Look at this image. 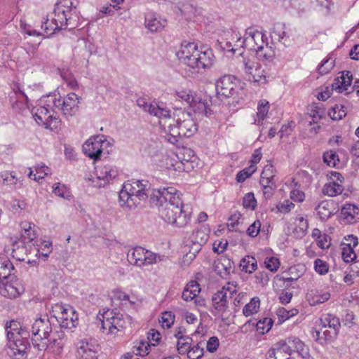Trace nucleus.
<instances>
[{
    "mask_svg": "<svg viewBox=\"0 0 359 359\" xmlns=\"http://www.w3.org/2000/svg\"><path fill=\"white\" fill-rule=\"evenodd\" d=\"M294 207V204L288 199H285L284 201L279 203L276 205L278 211L284 214L290 212Z\"/></svg>",
    "mask_w": 359,
    "mask_h": 359,
    "instance_id": "obj_60",
    "label": "nucleus"
},
{
    "mask_svg": "<svg viewBox=\"0 0 359 359\" xmlns=\"http://www.w3.org/2000/svg\"><path fill=\"white\" fill-rule=\"evenodd\" d=\"M14 270V266L11 262L5 257H0V273L3 274L4 272L6 276H11V272ZM3 278L2 276H0V280Z\"/></svg>",
    "mask_w": 359,
    "mask_h": 359,
    "instance_id": "obj_52",
    "label": "nucleus"
},
{
    "mask_svg": "<svg viewBox=\"0 0 359 359\" xmlns=\"http://www.w3.org/2000/svg\"><path fill=\"white\" fill-rule=\"evenodd\" d=\"M241 219L242 215L238 212H234L229 218L228 228L231 231L236 230V227L240 224Z\"/></svg>",
    "mask_w": 359,
    "mask_h": 359,
    "instance_id": "obj_59",
    "label": "nucleus"
},
{
    "mask_svg": "<svg viewBox=\"0 0 359 359\" xmlns=\"http://www.w3.org/2000/svg\"><path fill=\"white\" fill-rule=\"evenodd\" d=\"M283 341V343H285L292 355L302 353L304 351H309L304 343L297 337H290Z\"/></svg>",
    "mask_w": 359,
    "mask_h": 359,
    "instance_id": "obj_35",
    "label": "nucleus"
},
{
    "mask_svg": "<svg viewBox=\"0 0 359 359\" xmlns=\"http://www.w3.org/2000/svg\"><path fill=\"white\" fill-rule=\"evenodd\" d=\"M238 292V284L234 282H228L212 297V306L215 310L221 315L226 312L229 308V299H233Z\"/></svg>",
    "mask_w": 359,
    "mask_h": 359,
    "instance_id": "obj_12",
    "label": "nucleus"
},
{
    "mask_svg": "<svg viewBox=\"0 0 359 359\" xmlns=\"http://www.w3.org/2000/svg\"><path fill=\"white\" fill-rule=\"evenodd\" d=\"M266 357V359H290L292 355L285 343L280 341L269 350Z\"/></svg>",
    "mask_w": 359,
    "mask_h": 359,
    "instance_id": "obj_27",
    "label": "nucleus"
},
{
    "mask_svg": "<svg viewBox=\"0 0 359 359\" xmlns=\"http://www.w3.org/2000/svg\"><path fill=\"white\" fill-rule=\"evenodd\" d=\"M77 5V0H59L50 15L55 25L46 28L48 32L55 33V31L66 29L69 25H71L72 12L76 9Z\"/></svg>",
    "mask_w": 359,
    "mask_h": 359,
    "instance_id": "obj_6",
    "label": "nucleus"
},
{
    "mask_svg": "<svg viewBox=\"0 0 359 359\" xmlns=\"http://www.w3.org/2000/svg\"><path fill=\"white\" fill-rule=\"evenodd\" d=\"M323 161L330 167H336L339 163V156L332 150L326 151L323 154Z\"/></svg>",
    "mask_w": 359,
    "mask_h": 359,
    "instance_id": "obj_50",
    "label": "nucleus"
},
{
    "mask_svg": "<svg viewBox=\"0 0 359 359\" xmlns=\"http://www.w3.org/2000/svg\"><path fill=\"white\" fill-rule=\"evenodd\" d=\"M150 202L158 208L160 217L169 224L184 227L191 220V208L183 204L180 194L173 187L154 189Z\"/></svg>",
    "mask_w": 359,
    "mask_h": 359,
    "instance_id": "obj_1",
    "label": "nucleus"
},
{
    "mask_svg": "<svg viewBox=\"0 0 359 359\" xmlns=\"http://www.w3.org/2000/svg\"><path fill=\"white\" fill-rule=\"evenodd\" d=\"M18 182L14 172L4 170L0 172V184L13 188Z\"/></svg>",
    "mask_w": 359,
    "mask_h": 359,
    "instance_id": "obj_43",
    "label": "nucleus"
},
{
    "mask_svg": "<svg viewBox=\"0 0 359 359\" xmlns=\"http://www.w3.org/2000/svg\"><path fill=\"white\" fill-rule=\"evenodd\" d=\"M255 283L262 286H265L269 281L270 277L269 274L266 271H259L256 273L255 276Z\"/></svg>",
    "mask_w": 359,
    "mask_h": 359,
    "instance_id": "obj_62",
    "label": "nucleus"
},
{
    "mask_svg": "<svg viewBox=\"0 0 359 359\" xmlns=\"http://www.w3.org/2000/svg\"><path fill=\"white\" fill-rule=\"evenodd\" d=\"M270 108L269 102L266 100H261L257 104V117L255 123L261 124L266 116Z\"/></svg>",
    "mask_w": 359,
    "mask_h": 359,
    "instance_id": "obj_42",
    "label": "nucleus"
},
{
    "mask_svg": "<svg viewBox=\"0 0 359 359\" xmlns=\"http://www.w3.org/2000/svg\"><path fill=\"white\" fill-rule=\"evenodd\" d=\"M320 325V328L316 331V339L320 344L334 340L341 328L339 318L332 313L322 315Z\"/></svg>",
    "mask_w": 359,
    "mask_h": 359,
    "instance_id": "obj_7",
    "label": "nucleus"
},
{
    "mask_svg": "<svg viewBox=\"0 0 359 359\" xmlns=\"http://www.w3.org/2000/svg\"><path fill=\"white\" fill-rule=\"evenodd\" d=\"M261 229V222L259 220L255 221L247 229V233L250 237H256Z\"/></svg>",
    "mask_w": 359,
    "mask_h": 359,
    "instance_id": "obj_64",
    "label": "nucleus"
},
{
    "mask_svg": "<svg viewBox=\"0 0 359 359\" xmlns=\"http://www.w3.org/2000/svg\"><path fill=\"white\" fill-rule=\"evenodd\" d=\"M273 321L270 318H263L256 323L257 331L262 334L267 333L271 328Z\"/></svg>",
    "mask_w": 359,
    "mask_h": 359,
    "instance_id": "obj_47",
    "label": "nucleus"
},
{
    "mask_svg": "<svg viewBox=\"0 0 359 359\" xmlns=\"http://www.w3.org/2000/svg\"><path fill=\"white\" fill-rule=\"evenodd\" d=\"M160 128L165 133L164 140L174 145H177L181 137H190L198 130V126L191 114L182 111L171 116L168 114L163 120L158 121Z\"/></svg>",
    "mask_w": 359,
    "mask_h": 359,
    "instance_id": "obj_2",
    "label": "nucleus"
},
{
    "mask_svg": "<svg viewBox=\"0 0 359 359\" xmlns=\"http://www.w3.org/2000/svg\"><path fill=\"white\" fill-rule=\"evenodd\" d=\"M259 306V299L258 297H253L243 309V313L246 317L252 316L258 312Z\"/></svg>",
    "mask_w": 359,
    "mask_h": 359,
    "instance_id": "obj_44",
    "label": "nucleus"
},
{
    "mask_svg": "<svg viewBox=\"0 0 359 359\" xmlns=\"http://www.w3.org/2000/svg\"><path fill=\"white\" fill-rule=\"evenodd\" d=\"M101 316L102 330L104 334L115 336L118 332L124 330L126 320L119 311L107 309L101 314Z\"/></svg>",
    "mask_w": 359,
    "mask_h": 359,
    "instance_id": "obj_11",
    "label": "nucleus"
},
{
    "mask_svg": "<svg viewBox=\"0 0 359 359\" xmlns=\"http://www.w3.org/2000/svg\"><path fill=\"white\" fill-rule=\"evenodd\" d=\"M208 239V235L206 234L203 230H197L192 235V241L194 243L195 249L194 252H189L186 255V257L190 259L196 257V253L198 252L201 247L205 244Z\"/></svg>",
    "mask_w": 359,
    "mask_h": 359,
    "instance_id": "obj_32",
    "label": "nucleus"
},
{
    "mask_svg": "<svg viewBox=\"0 0 359 359\" xmlns=\"http://www.w3.org/2000/svg\"><path fill=\"white\" fill-rule=\"evenodd\" d=\"M266 34L258 30L255 27L251 26L245 29L244 36L241 34L233 35L232 39H236L235 46L242 47L249 50H255L265 40H267Z\"/></svg>",
    "mask_w": 359,
    "mask_h": 359,
    "instance_id": "obj_9",
    "label": "nucleus"
},
{
    "mask_svg": "<svg viewBox=\"0 0 359 359\" xmlns=\"http://www.w3.org/2000/svg\"><path fill=\"white\" fill-rule=\"evenodd\" d=\"M175 316L170 311L162 313L160 323L163 328H170L174 323Z\"/></svg>",
    "mask_w": 359,
    "mask_h": 359,
    "instance_id": "obj_57",
    "label": "nucleus"
},
{
    "mask_svg": "<svg viewBox=\"0 0 359 359\" xmlns=\"http://www.w3.org/2000/svg\"><path fill=\"white\" fill-rule=\"evenodd\" d=\"M243 205L246 209L255 210L257 207V201L252 192L246 194L243 199Z\"/></svg>",
    "mask_w": 359,
    "mask_h": 359,
    "instance_id": "obj_56",
    "label": "nucleus"
},
{
    "mask_svg": "<svg viewBox=\"0 0 359 359\" xmlns=\"http://www.w3.org/2000/svg\"><path fill=\"white\" fill-rule=\"evenodd\" d=\"M353 249L354 248L350 247V244L343 245L341 257L345 262H351L356 258V255Z\"/></svg>",
    "mask_w": 359,
    "mask_h": 359,
    "instance_id": "obj_54",
    "label": "nucleus"
},
{
    "mask_svg": "<svg viewBox=\"0 0 359 359\" xmlns=\"http://www.w3.org/2000/svg\"><path fill=\"white\" fill-rule=\"evenodd\" d=\"M215 88L219 98L230 97L236 93V78L231 75H225L216 81Z\"/></svg>",
    "mask_w": 359,
    "mask_h": 359,
    "instance_id": "obj_21",
    "label": "nucleus"
},
{
    "mask_svg": "<svg viewBox=\"0 0 359 359\" xmlns=\"http://www.w3.org/2000/svg\"><path fill=\"white\" fill-rule=\"evenodd\" d=\"M353 76L351 72H343L341 76L337 77L332 84V89L338 93L348 94V88L351 87Z\"/></svg>",
    "mask_w": 359,
    "mask_h": 359,
    "instance_id": "obj_28",
    "label": "nucleus"
},
{
    "mask_svg": "<svg viewBox=\"0 0 359 359\" xmlns=\"http://www.w3.org/2000/svg\"><path fill=\"white\" fill-rule=\"evenodd\" d=\"M276 170L271 163L266 165L262 172L260 184L262 187H267L269 184H276Z\"/></svg>",
    "mask_w": 359,
    "mask_h": 359,
    "instance_id": "obj_34",
    "label": "nucleus"
},
{
    "mask_svg": "<svg viewBox=\"0 0 359 359\" xmlns=\"http://www.w3.org/2000/svg\"><path fill=\"white\" fill-rule=\"evenodd\" d=\"M341 215L347 223H355L359 221V206L346 203L341 207Z\"/></svg>",
    "mask_w": 359,
    "mask_h": 359,
    "instance_id": "obj_29",
    "label": "nucleus"
},
{
    "mask_svg": "<svg viewBox=\"0 0 359 359\" xmlns=\"http://www.w3.org/2000/svg\"><path fill=\"white\" fill-rule=\"evenodd\" d=\"M147 184L140 180H130L124 182L119 191L118 203L124 210L135 208L140 201H144L149 196Z\"/></svg>",
    "mask_w": 359,
    "mask_h": 359,
    "instance_id": "obj_5",
    "label": "nucleus"
},
{
    "mask_svg": "<svg viewBox=\"0 0 359 359\" xmlns=\"http://www.w3.org/2000/svg\"><path fill=\"white\" fill-rule=\"evenodd\" d=\"M240 267L243 271L252 273L256 271L257 268V262L256 259L252 256H245L240 263Z\"/></svg>",
    "mask_w": 359,
    "mask_h": 359,
    "instance_id": "obj_40",
    "label": "nucleus"
},
{
    "mask_svg": "<svg viewBox=\"0 0 359 359\" xmlns=\"http://www.w3.org/2000/svg\"><path fill=\"white\" fill-rule=\"evenodd\" d=\"M327 177L328 182L323 185L322 193L329 197L341 195L344 191L345 179L344 176L339 172L330 171Z\"/></svg>",
    "mask_w": 359,
    "mask_h": 359,
    "instance_id": "obj_16",
    "label": "nucleus"
},
{
    "mask_svg": "<svg viewBox=\"0 0 359 359\" xmlns=\"http://www.w3.org/2000/svg\"><path fill=\"white\" fill-rule=\"evenodd\" d=\"M176 55L180 62L197 72L209 68L213 64L212 50L205 46L198 48L194 42L183 41Z\"/></svg>",
    "mask_w": 359,
    "mask_h": 359,
    "instance_id": "obj_3",
    "label": "nucleus"
},
{
    "mask_svg": "<svg viewBox=\"0 0 359 359\" xmlns=\"http://www.w3.org/2000/svg\"><path fill=\"white\" fill-rule=\"evenodd\" d=\"M248 79L258 84L266 83V76L262 65L258 62L257 65L247 74Z\"/></svg>",
    "mask_w": 359,
    "mask_h": 359,
    "instance_id": "obj_36",
    "label": "nucleus"
},
{
    "mask_svg": "<svg viewBox=\"0 0 359 359\" xmlns=\"http://www.w3.org/2000/svg\"><path fill=\"white\" fill-rule=\"evenodd\" d=\"M296 222L297 226L294 229V233L297 237H303L309 227L308 221L303 216H299L296 218Z\"/></svg>",
    "mask_w": 359,
    "mask_h": 359,
    "instance_id": "obj_45",
    "label": "nucleus"
},
{
    "mask_svg": "<svg viewBox=\"0 0 359 359\" xmlns=\"http://www.w3.org/2000/svg\"><path fill=\"white\" fill-rule=\"evenodd\" d=\"M52 315L62 327L72 329L76 325L78 314L75 309L69 305L55 304L53 306Z\"/></svg>",
    "mask_w": 359,
    "mask_h": 359,
    "instance_id": "obj_14",
    "label": "nucleus"
},
{
    "mask_svg": "<svg viewBox=\"0 0 359 359\" xmlns=\"http://www.w3.org/2000/svg\"><path fill=\"white\" fill-rule=\"evenodd\" d=\"M29 332L33 341L47 339L53 333L51 323L47 317L37 318L32 323Z\"/></svg>",
    "mask_w": 359,
    "mask_h": 359,
    "instance_id": "obj_18",
    "label": "nucleus"
},
{
    "mask_svg": "<svg viewBox=\"0 0 359 359\" xmlns=\"http://www.w3.org/2000/svg\"><path fill=\"white\" fill-rule=\"evenodd\" d=\"M137 104L144 111L157 117L159 121L163 120L165 116L168 114V109L167 107L156 102H148L144 98H138L137 100Z\"/></svg>",
    "mask_w": 359,
    "mask_h": 359,
    "instance_id": "obj_23",
    "label": "nucleus"
},
{
    "mask_svg": "<svg viewBox=\"0 0 359 359\" xmlns=\"http://www.w3.org/2000/svg\"><path fill=\"white\" fill-rule=\"evenodd\" d=\"M3 278L0 280V295L9 299H15L22 292V287L16 277L6 276L5 273H0Z\"/></svg>",
    "mask_w": 359,
    "mask_h": 359,
    "instance_id": "obj_17",
    "label": "nucleus"
},
{
    "mask_svg": "<svg viewBox=\"0 0 359 359\" xmlns=\"http://www.w3.org/2000/svg\"><path fill=\"white\" fill-rule=\"evenodd\" d=\"M98 346L93 339L84 338L76 344L78 359H97Z\"/></svg>",
    "mask_w": 359,
    "mask_h": 359,
    "instance_id": "obj_19",
    "label": "nucleus"
},
{
    "mask_svg": "<svg viewBox=\"0 0 359 359\" xmlns=\"http://www.w3.org/2000/svg\"><path fill=\"white\" fill-rule=\"evenodd\" d=\"M49 337L50 338L48 344L46 346V349L55 355H60L65 344V334L64 332L60 330L53 332Z\"/></svg>",
    "mask_w": 359,
    "mask_h": 359,
    "instance_id": "obj_24",
    "label": "nucleus"
},
{
    "mask_svg": "<svg viewBox=\"0 0 359 359\" xmlns=\"http://www.w3.org/2000/svg\"><path fill=\"white\" fill-rule=\"evenodd\" d=\"M215 270L222 278H226L231 270L230 261L224 259L223 262L222 260L217 262L215 264Z\"/></svg>",
    "mask_w": 359,
    "mask_h": 359,
    "instance_id": "obj_41",
    "label": "nucleus"
},
{
    "mask_svg": "<svg viewBox=\"0 0 359 359\" xmlns=\"http://www.w3.org/2000/svg\"><path fill=\"white\" fill-rule=\"evenodd\" d=\"M109 145L104 135L90 137L83 145V152L91 159L97 161L100 158L103 149Z\"/></svg>",
    "mask_w": 359,
    "mask_h": 359,
    "instance_id": "obj_15",
    "label": "nucleus"
},
{
    "mask_svg": "<svg viewBox=\"0 0 359 359\" xmlns=\"http://www.w3.org/2000/svg\"><path fill=\"white\" fill-rule=\"evenodd\" d=\"M314 269L318 274L325 275L329 271V265L326 262L316 259L314 261Z\"/></svg>",
    "mask_w": 359,
    "mask_h": 359,
    "instance_id": "obj_58",
    "label": "nucleus"
},
{
    "mask_svg": "<svg viewBox=\"0 0 359 359\" xmlns=\"http://www.w3.org/2000/svg\"><path fill=\"white\" fill-rule=\"evenodd\" d=\"M334 67V61L330 59H325L322 61L318 67V71L320 74H327Z\"/></svg>",
    "mask_w": 359,
    "mask_h": 359,
    "instance_id": "obj_61",
    "label": "nucleus"
},
{
    "mask_svg": "<svg viewBox=\"0 0 359 359\" xmlns=\"http://www.w3.org/2000/svg\"><path fill=\"white\" fill-rule=\"evenodd\" d=\"M203 344L202 342H199L196 345L191 346L188 353H187V357L189 359H199L201 358L204 353L203 349Z\"/></svg>",
    "mask_w": 359,
    "mask_h": 359,
    "instance_id": "obj_49",
    "label": "nucleus"
},
{
    "mask_svg": "<svg viewBox=\"0 0 359 359\" xmlns=\"http://www.w3.org/2000/svg\"><path fill=\"white\" fill-rule=\"evenodd\" d=\"M53 192L55 195L65 199H68L71 196L69 188L59 182L53 186Z\"/></svg>",
    "mask_w": 359,
    "mask_h": 359,
    "instance_id": "obj_48",
    "label": "nucleus"
},
{
    "mask_svg": "<svg viewBox=\"0 0 359 359\" xmlns=\"http://www.w3.org/2000/svg\"><path fill=\"white\" fill-rule=\"evenodd\" d=\"M257 170V167L250 165L248 168L240 171L236 175V180L238 182H244L247 178L250 177Z\"/></svg>",
    "mask_w": 359,
    "mask_h": 359,
    "instance_id": "obj_55",
    "label": "nucleus"
},
{
    "mask_svg": "<svg viewBox=\"0 0 359 359\" xmlns=\"http://www.w3.org/2000/svg\"><path fill=\"white\" fill-rule=\"evenodd\" d=\"M8 355L12 359H25L30 349L29 332L22 328L16 320L7 322L5 325Z\"/></svg>",
    "mask_w": 359,
    "mask_h": 359,
    "instance_id": "obj_4",
    "label": "nucleus"
},
{
    "mask_svg": "<svg viewBox=\"0 0 359 359\" xmlns=\"http://www.w3.org/2000/svg\"><path fill=\"white\" fill-rule=\"evenodd\" d=\"M284 24H278L274 26L273 30L271 32V38L272 41H277L282 43H285L288 39V35L285 30Z\"/></svg>",
    "mask_w": 359,
    "mask_h": 359,
    "instance_id": "obj_39",
    "label": "nucleus"
},
{
    "mask_svg": "<svg viewBox=\"0 0 359 359\" xmlns=\"http://www.w3.org/2000/svg\"><path fill=\"white\" fill-rule=\"evenodd\" d=\"M200 291L201 288L199 284L195 280H191L184 289L182 297L187 302L191 301L198 295Z\"/></svg>",
    "mask_w": 359,
    "mask_h": 359,
    "instance_id": "obj_37",
    "label": "nucleus"
},
{
    "mask_svg": "<svg viewBox=\"0 0 359 359\" xmlns=\"http://www.w3.org/2000/svg\"><path fill=\"white\" fill-rule=\"evenodd\" d=\"M328 115L332 120H340L346 115V107L336 104L328 111Z\"/></svg>",
    "mask_w": 359,
    "mask_h": 359,
    "instance_id": "obj_46",
    "label": "nucleus"
},
{
    "mask_svg": "<svg viewBox=\"0 0 359 359\" xmlns=\"http://www.w3.org/2000/svg\"><path fill=\"white\" fill-rule=\"evenodd\" d=\"M9 99L13 109L16 112L22 114L29 109L27 95L19 86L13 89Z\"/></svg>",
    "mask_w": 359,
    "mask_h": 359,
    "instance_id": "obj_22",
    "label": "nucleus"
},
{
    "mask_svg": "<svg viewBox=\"0 0 359 359\" xmlns=\"http://www.w3.org/2000/svg\"><path fill=\"white\" fill-rule=\"evenodd\" d=\"M306 298L310 305L315 306L327 302L330 298V294L328 292L314 289L307 293Z\"/></svg>",
    "mask_w": 359,
    "mask_h": 359,
    "instance_id": "obj_33",
    "label": "nucleus"
},
{
    "mask_svg": "<svg viewBox=\"0 0 359 359\" xmlns=\"http://www.w3.org/2000/svg\"><path fill=\"white\" fill-rule=\"evenodd\" d=\"M316 211L322 221L328 219L334 214V202L330 200H324L318 203Z\"/></svg>",
    "mask_w": 359,
    "mask_h": 359,
    "instance_id": "obj_31",
    "label": "nucleus"
},
{
    "mask_svg": "<svg viewBox=\"0 0 359 359\" xmlns=\"http://www.w3.org/2000/svg\"><path fill=\"white\" fill-rule=\"evenodd\" d=\"M266 268L270 270L272 272L276 271L280 266V262L278 259L271 257L269 258H266L264 262Z\"/></svg>",
    "mask_w": 359,
    "mask_h": 359,
    "instance_id": "obj_63",
    "label": "nucleus"
},
{
    "mask_svg": "<svg viewBox=\"0 0 359 359\" xmlns=\"http://www.w3.org/2000/svg\"><path fill=\"white\" fill-rule=\"evenodd\" d=\"M256 57L263 62H271L276 55V48L273 42H268V39L263 42L255 50Z\"/></svg>",
    "mask_w": 359,
    "mask_h": 359,
    "instance_id": "obj_25",
    "label": "nucleus"
},
{
    "mask_svg": "<svg viewBox=\"0 0 359 359\" xmlns=\"http://www.w3.org/2000/svg\"><path fill=\"white\" fill-rule=\"evenodd\" d=\"M177 96L182 101L185 102L194 109L195 111L208 116L211 114V110L209 108V105L205 101L201 100H197V98L194 97L190 90H183L177 92Z\"/></svg>",
    "mask_w": 359,
    "mask_h": 359,
    "instance_id": "obj_20",
    "label": "nucleus"
},
{
    "mask_svg": "<svg viewBox=\"0 0 359 359\" xmlns=\"http://www.w3.org/2000/svg\"><path fill=\"white\" fill-rule=\"evenodd\" d=\"M127 260L133 266L142 268L163 261L162 257L141 246L130 249L127 253Z\"/></svg>",
    "mask_w": 359,
    "mask_h": 359,
    "instance_id": "obj_10",
    "label": "nucleus"
},
{
    "mask_svg": "<svg viewBox=\"0 0 359 359\" xmlns=\"http://www.w3.org/2000/svg\"><path fill=\"white\" fill-rule=\"evenodd\" d=\"M35 174L34 180L36 182H39L41 180H43L46 175L50 173V169L48 166L45 165V164H39L35 166Z\"/></svg>",
    "mask_w": 359,
    "mask_h": 359,
    "instance_id": "obj_53",
    "label": "nucleus"
},
{
    "mask_svg": "<svg viewBox=\"0 0 359 359\" xmlns=\"http://www.w3.org/2000/svg\"><path fill=\"white\" fill-rule=\"evenodd\" d=\"M166 23V20L156 13L149 12L145 15V27L151 32H161L165 27Z\"/></svg>",
    "mask_w": 359,
    "mask_h": 359,
    "instance_id": "obj_26",
    "label": "nucleus"
},
{
    "mask_svg": "<svg viewBox=\"0 0 359 359\" xmlns=\"http://www.w3.org/2000/svg\"><path fill=\"white\" fill-rule=\"evenodd\" d=\"M96 175L99 180L108 182L117 175V171L111 165H104L96 168Z\"/></svg>",
    "mask_w": 359,
    "mask_h": 359,
    "instance_id": "obj_38",
    "label": "nucleus"
},
{
    "mask_svg": "<svg viewBox=\"0 0 359 359\" xmlns=\"http://www.w3.org/2000/svg\"><path fill=\"white\" fill-rule=\"evenodd\" d=\"M48 99L45 101L44 105H40L32 108L31 113L35 121L46 129L53 130L59 125L60 120L55 114V107L50 108L48 106Z\"/></svg>",
    "mask_w": 359,
    "mask_h": 359,
    "instance_id": "obj_13",
    "label": "nucleus"
},
{
    "mask_svg": "<svg viewBox=\"0 0 359 359\" xmlns=\"http://www.w3.org/2000/svg\"><path fill=\"white\" fill-rule=\"evenodd\" d=\"M238 68L243 71L246 75L257 65V62L253 56L240 53L239 55L236 57Z\"/></svg>",
    "mask_w": 359,
    "mask_h": 359,
    "instance_id": "obj_30",
    "label": "nucleus"
},
{
    "mask_svg": "<svg viewBox=\"0 0 359 359\" xmlns=\"http://www.w3.org/2000/svg\"><path fill=\"white\" fill-rule=\"evenodd\" d=\"M193 340L191 337H185L177 340V348L180 354H187L191 348Z\"/></svg>",
    "mask_w": 359,
    "mask_h": 359,
    "instance_id": "obj_51",
    "label": "nucleus"
},
{
    "mask_svg": "<svg viewBox=\"0 0 359 359\" xmlns=\"http://www.w3.org/2000/svg\"><path fill=\"white\" fill-rule=\"evenodd\" d=\"M81 97L74 93H68L65 97L56 95L48 96V106L61 111L67 117H72L79 111Z\"/></svg>",
    "mask_w": 359,
    "mask_h": 359,
    "instance_id": "obj_8",
    "label": "nucleus"
}]
</instances>
